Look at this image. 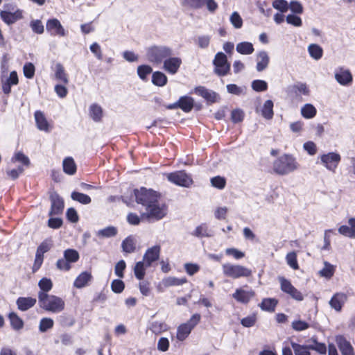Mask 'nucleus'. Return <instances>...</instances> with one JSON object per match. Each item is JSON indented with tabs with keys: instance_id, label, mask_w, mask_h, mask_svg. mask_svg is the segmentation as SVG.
<instances>
[{
	"instance_id": "f257e3e1",
	"label": "nucleus",
	"mask_w": 355,
	"mask_h": 355,
	"mask_svg": "<svg viewBox=\"0 0 355 355\" xmlns=\"http://www.w3.org/2000/svg\"><path fill=\"white\" fill-rule=\"evenodd\" d=\"M299 166V163L293 155L284 154L274 162L272 168L276 173L285 175L297 170Z\"/></svg>"
},
{
	"instance_id": "f03ea898",
	"label": "nucleus",
	"mask_w": 355,
	"mask_h": 355,
	"mask_svg": "<svg viewBox=\"0 0 355 355\" xmlns=\"http://www.w3.org/2000/svg\"><path fill=\"white\" fill-rule=\"evenodd\" d=\"M38 301L41 308L54 313L62 311L65 307L64 301L62 298L44 292H39Z\"/></svg>"
},
{
	"instance_id": "7ed1b4c3",
	"label": "nucleus",
	"mask_w": 355,
	"mask_h": 355,
	"mask_svg": "<svg viewBox=\"0 0 355 355\" xmlns=\"http://www.w3.org/2000/svg\"><path fill=\"white\" fill-rule=\"evenodd\" d=\"M168 212L167 206L160 200V197L155 200L141 214V218H146L150 222L159 220L165 217Z\"/></svg>"
},
{
	"instance_id": "20e7f679",
	"label": "nucleus",
	"mask_w": 355,
	"mask_h": 355,
	"mask_svg": "<svg viewBox=\"0 0 355 355\" xmlns=\"http://www.w3.org/2000/svg\"><path fill=\"white\" fill-rule=\"evenodd\" d=\"M223 275L232 279L248 278L252 275L251 269L236 263H225L222 265Z\"/></svg>"
},
{
	"instance_id": "39448f33",
	"label": "nucleus",
	"mask_w": 355,
	"mask_h": 355,
	"mask_svg": "<svg viewBox=\"0 0 355 355\" xmlns=\"http://www.w3.org/2000/svg\"><path fill=\"white\" fill-rule=\"evenodd\" d=\"M173 50L165 45L152 46L146 49L147 59L153 63L160 64L168 57L171 56Z\"/></svg>"
},
{
	"instance_id": "423d86ee",
	"label": "nucleus",
	"mask_w": 355,
	"mask_h": 355,
	"mask_svg": "<svg viewBox=\"0 0 355 355\" xmlns=\"http://www.w3.org/2000/svg\"><path fill=\"white\" fill-rule=\"evenodd\" d=\"M134 193L136 202L142 205L145 209L153 202H155V200H157L159 197V195L156 191L152 189H147L144 187L135 189Z\"/></svg>"
},
{
	"instance_id": "0eeeda50",
	"label": "nucleus",
	"mask_w": 355,
	"mask_h": 355,
	"mask_svg": "<svg viewBox=\"0 0 355 355\" xmlns=\"http://www.w3.org/2000/svg\"><path fill=\"white\" fill-rule=\"evenodd\" d=\"M200 320V315L196 313L187 322L182 323L178 327L176 338L180 341L186 340L192 329L198 324Z\"/></svg>"
},
{
	"instance_id": "6e6552de",
	"label": "nucleus",
	"mask_w": 355,
	"mask_h": 355,
	"mask_svg": "<svg viewBox=\"0 0 355 355\" xmlns=\"http://www.w3.org/2000/svg\"><path fill=\"white\" fill-rule=\"evenodd\" d=\"M320 160L324 167L334 173L341 160V156L336 152H329L321 155Z\"/></svg>"
},
{
	"instance_id": "1a4fd4ad",
	"label": "nucleus",
	"mask_w": 355,
	"mask_h": 355,
	"mask_svg": "<svg viewBox=\"0 0 355 355\" xmlns=\"http://www.w3.org/2000/svg\"><path fill=\"white\" fill-rule=\"evenodd\" d=\"M213 64L214 65V72L219 76H226L230 70V64L227 62V58L222 52L216 54Z\"/></svg>"
},
{
	"instance_id": "9d476101",
	"label": "nucleus",
	"mask_w": 355,
	"mask_h": 355,
	"mask_svg": "<svg viewBox=\"0 0 355 355\" xmlns=\"http://www.w3.org/2000/svg\"><path fill=\"white\" fill-rule=\"evenodd\" d=\"M278 280L282 292L288 294L291 298L297 301H302L304 300L302 293L288 279L284 277H279Z\"/></svg>"
},
{
	"instance_id": "9b49d317",
	"label": "nucleus",
	"mask_w": 355,
	"mask_h": 355,
	"mask_svg": "<svg viewBox=\"0 0 355 355\" xmlns=\"http://www.w3.org/2000/svg\"><path fill=\"white\" fill-rule=\"evenodd\" d=\"M166 178L169 182L183 187H189L193 184L191 176L182 171L168 173Z\"/></svg>"
},
{
	"instance_id": "f8f14e48",
	"label": "nucleus",
	"mask_w": 355,
	"mask_h": 355,
	"mask_svg": "<svg viewBox=\"0 0 355 355\" xmlns=\"http://www.w3.org/2000/svg\"><path fill=\"white\" fill-rule=\"evenodd\" d=\"M255 296V292L248 288L247 286L238 288L232 294V297L238 302L241 304H248Z\"/></svg>"
},
{
	"instance_id": "ddd939ff",
	"label": "nucleus",
	"mask_w": 355,
	"mask_h": 355,
	"mask_svg": "<svg viewBox=\"0 0 355 355\" xmlns=\"http://www.w3.org/2000/svg\"><path fill=\"white\" fill-rule=\"evenodd\" d=\"M334 77L336 80L342 86L348 87L353 82V76L350 71L343 67L335 70Z\"/></svg>"
},
{
	"instance_id": "4468645a",
	"label": "nucleus",
	"mask_w": 355,
	"mask_h": 355,
	"mask_svg": "<svg viewBox=\"0 0 355 355\" xmlns=\"http://www.w3.org/2000/svg\"><path fill=\"white\" fill-rule=\"evenodd\" d=\"M46 28L51 35L64 37L67 35L66 31L58 19H49L46 21Z\"/></svg>"
},
{
	"instance_id": "2eb2a0df",
	"label": "nucleus",
	"mask_w": 355,
	"mask_h": 355,
	"mask_svg": "<svg viewBox=\"0 0 355 355\" xmlns=\"http://www.w3.org/2000/svg\"><path fill=\"white\" fill-rule=\"evenodd\" d=\"M182 64L181 58L178 57H168L163 62V69L171 74H175Z\"/></svg>"
},
{
	"instance_id": "dca6fc26",
	"label": "nucleus",
	"mask_w": 355,
	"mask_h": 355,
	"mask_svg": "<svg viewBox=\"0 0 355 355\" xmlns=\"http://www.w3.org/2000/svg\"><path fill=\"white\" fill-rule=\"evenodd\" d=\"M0 17L8 25L12 24L23 17L21 10L16 9L14 12L0 10Z\"/></svg>"
},
{
	"instance_id": "f3484780",
	"label": "nucleus",
	"mask_w": 355,
	"mask_h": 355,
	"mask_svg": "<svg viewBox=\"0 0 355 355\" xmlns=\"http://www.w3.org/2000/svg\"><path fill=\"white\" fill-rule=\"evenodd\" d=\"M161 247L159 245L149 248L146 251L143 257V260L147 266L159 259L160 255Z\"/></svg>"
},
{
	"instance_id": "a211bd4d",
	"label": "nucleus",
	"mask_w": 355,
	"mask_h": 355,
	"mask_svg": "<svg viewBox=\"0 0 355 355\" xmlns=\"http://www.w3.org/2000/svg\"><path fill=\"white\" fill-rule=\"evenodd\" d=\"M256 69L261 72L268 68L270 63V56L267 51L264 50L259 51L256 55Z\"/></svg>"
},
{
	"instance_id": "6ab92c4d",
	"label": "nucleus",
	"mask_w": 355,
	"mask_h": 355,
	"mask_svg": "<svg viewBox=\"0 0 355 355\" xmlns=\"http://www.w3.org/2000/svg\"><path fill=\"white\" fill-rule=\"evenodd\" d=\"M37 128L46 132H49L52 129L51 124L47 121L44 114L41 111H36L34 114Z\"/></svg>"
},
{
	"instance_id": "aec40b11",
	"label": "nucleus",
	"mask_w": 355,
	"mask_h": 355,
	"mask_svg": "<svg viewBox=\"0 0 355 355\" xmlns=\"http://www.w3.org/2000/svg\"><path fill=\"white\" fill-rule=\"evenodd\" d=\"M51 202V215H57L62 213L64 209V201L56 193H52L50 196Z\"/></svg>"
},
{
	"instance_id": "412c9836",
	"label": "nucleus",
	"mask_w": 355,
	"mask_h": 355,
	"mask_svg": "<svg viewBox=\"0 0 355 355\" xmlns=\"http://www.w3.org/2000/svg\"><path fill=\"white\" fill-rule=\"evenodd\" d=\"M347 300V295L344 293H335L329 301L330 306L339 312Z\"/></svg>"
},
{
	"instance_id": "4be33fe9",
	"label": "nucleus",
	"mask_w": 355,
	"mask_h": 355,
	"mask_svg": "<svg viewBox=\"0 0 355 355\" xmlns=\"http://www.w3.org/2000/svg\"><path fill=\"white\" fill-rule=\"evenodd\" d=\"M348 225L340 226L338 231L340 234L350 238H355V218L351 217L348 219Z\"/></svg>"
},
{
	"instance_id": "5701e85b",
	"label": "nucleus",
	"mask_w": 355,
	"mask_h": 355,
	"mask_svg": "<svg viewBox=\"0 0 355 355\" xmlns=\"http://www.w3.org/2000/svg\"><path fill=\"white\" fill-rule=\"evenodd\" d=\"M195 94L202 96L209 103H214L218 101L219 96L215 92L206 89L202 86L195 88Z\"/></svg>"
},
{
	"instance_id": "b1692460",
	"label": "nucleus",
	"mask_w": 355,
	"mask_h": 355,
	"mask_svg": "<svg viewBox=\"0 0 355 355\" xmlns=\"http://www.w3.org/2000/svg\"><path fill=\"white\" fill-rule=\"evenodd\" d=\"M19 83L18 76L15 71L10 72V76L5 80H2V90L5 94H9L11 92V86L16 85Z\"/></svg>"
},
{
	"instance_id": "393cba45",
	"label": "nucleus",
	"mask_w": 355,
	"mask_h": 355,
	"mask_svg": "<svg viewBox=\"0 0 355 355\" xmlns=\"http://www.w3.org/2000/svg\"><path fill=\"white\" fill-rule=\"evenodd\" d=\"M92 279V275L90 272H82L75 279L73 286L77 288H82L87 286Z\"/></svg>"
},
{
	"instance_id": "a878e982",
	"label": "nucleus",
	"mask_w": 355,
	"mask_h": 355,
	"mask_svg": "<svg viewBox=\"0 0 355 355\" xmlns=\"http://www.w3.org/2000/svg\"><path fill=\"white\" fill-rule=\"evenodd\" d=\"M336 342L343 355H354L352 346L344 337L338 336Z\"/></svg>"
},
{
	"instance_id": "bb28decb",
	"label": "nucleus",
	"mask_w": 355,
	"mask_h": 355,
	"mask_svg": "<svg viewBox=\"0 0 355 355\" xmlns=\"http://www.w3.org/2000/svg\"><path fill=\"white\" fill-rule=\"evenodd\" d=\"M168 329L169 327L166 322L157 320L151 322L148 327V329L155 335L166 332Z\"/></svg>"
},
{
	"instance_id": "cd10ccee",
	"label": "nucleus",
	"mask_w": 355,
	"mask_h": 355,
	"mask_svg": "<svg viewBox=\"0 0 355 355\" xmlns=\"http://www.w3.org/2000/svg\"><path fill=\"white\" fill-rule=\"evenodd\" d=\"M10 163L13 164L19 163V166H22L24 168L28 167L31 162L29 158L21 151H16L11 157Z\"/></svg>"
},
{
	"instance_id": "c85d7f7f",
	"label": "nucleus",
	"mask_w": 355,
	"mask_h": 355,
	"mask_svg": "<svg viewBox=\"0 0 355 355\" xmlns=\"http://www.w3.org/2000/svg\"><path fill=\"white\" fill-rule=\"evenodd\" d=\"M36 303V299L33 298L31 297H19L17 301L16 304L17 305V308L22 311H25L33 307Z\"/></svg>"
},
{
	"instance_id": "c756f323",
	"label": "nucleus",
	"mask_w": 355,
	"mask_h": 355,
	"mask_svg": "<svg viewBox=\"0 0 355 355\" xmlns=\"http://www.w3.org/2000/svg\"><path fill=\"white\" fill-rule=\"evenodd\" d=\"M89 115L95 122L101 121L103 116L101 106L97 103H92L89 107Z\"/></svg>"
},
{
	"instance_id": "7c9ffc66",
	"label": "nucleus",
	"mask_w": 355,
	"mask_h": 355,
	"mask_svg": "<svg viewBox=\"0 0 355 355\" xmlns=\"http://www.w3.org/2000/svg\"><path fill=\"white\" fill-rule=\"evenodd\" d=\"M290 92L297 96H309L310 90L306 83H298L289 88Z\"/></svg>"
},
{
	"instance_id": "2f4dec72",
	"label": "nucleus",
	"mask_w": 355,
	"mask_h": 355,
	"mask_svg": "<svg viewBox=\"0 0 355 355\" xmlns=\"http://www.w3.org/2000/svg\"><path fill=\"white\" fill-rule=\"evenodd\" d=\"M55 77L57 80L64 83L68 84L69 78L63 65L61 63H57L55 65Z\"/></svg>"
},
{
	"instance_id": "473e14b6",
	"label": "nucleus",
	"mask_w": 355,
	"mask_h": 355,
	"mask_svg": "<svg viewBox=\"0 0 355 355\" xmlns=\"http://www.w3.org/2000/svg\"><path fill=\"white\" fill-rule=\"evenodd\" d=\"M277 303V300L275 298H264L259 306L263 311L273 312L275 310Z\"/></svg>"
},
{
	"instance_id": "72a5a7b5",
	"label": "nucleus",
	"mask_w": 355,
	"mask_h": 355,
	"mask_svg": "<svg viewBox=\"0 0 355 355\" xmlns=\"http://www.w3.org/2000/svg\"><path fill=\"white\" fill-rule=\"evenodd\" d=\"M236 51L242 55H250L254 51L253 44L249 42H241L236 44Z\"/></svg>"
},
{
	"instance_id": "f704fd0d",
	"label": "nucleus",
	"mask_w": 355,
	"mask_h": 355,
	"mask_svg": "<svg viewBox=\"0 0 355 355\" xmlns=\"http://www.w3.org/2000/svg\"><path fill=\"white\" fill-rule=\"evenodd\" d=\"M194 101L191 97L185 96L180 98L178 105L184 112H190L193 107Z\"/></svg>"
},
{
	"instance_id": "c9c22d12",
	"label": "nucleus",
	"mask_w": 355,
	"mask_h": 355,
	"mask_svg": "<svg viewBox=\"0 0 355 355\" xmlns=\"http://www.w3.org/2000/svg\"><path fill=\"white\" fill-rule=\"evenodd\" d=\"M261 115L266 119H271L273 117V102L271 100H267L263 103L261 109Z\"/></svg>"
},
{
	"instance_id": "e433bc0d",
	"label": "nucleus",
	"mask_w": 355,
	"mask_h": 355,
	"mask_svg": "<svg viewBox=\"0 0 355 355\" xmlns=\"http://www.w3.org/2000/svg\"><path fill=\"white\" fill-rule=\"evenodd\" d=\"M300 112L304 118L311 119L315 116L317 110L312 104L306 103L301 107Z\"/></svg>"
},
{
	"instance_id": "4c0bfd02",
	"label": "nucleus",
	"mask_w": 355,
	"mask_h": 355,
	"mask_svg": "<svg viewBox=\"0 0 355 355\" xmlns=\"http://www.w3.org/2000/svg\"><path fill=\"white\" fill-rule=\"evenodd\" d=\"M63 171L68 175H73L76 171V164L73 159L68 157L63 160Z\"/></svg>"
},
{
	"instance_id": "58836bf2",
	"label": "nucleus",
	"mask_w": 355,
	"mask_h": 355,
	"mask_svg": "<svg viewBox=\"0 0 355 355\" xmlns=\"http://www.w3.org/2000/svg\"><path fill=\"white\" fill-rule=\"evenodd\" d=\"M187 282L186 278H176L174 277H167L162 279V285L164 287H170L173 286H180L185 284Z\"/></svg>"
},
{
	"instance_id": "ea45409f",
	"label": "nucleus",
	"mask_w": 355,
	"mask_h": 355,
	"mask_svg": "<svg viewBox=\"0 0 355 355\" xmlns=\"http://www.w3.org/2000/svg\"><path fill=\"white\" fill-rule=\"evenodd\" d=\"M148 267L144 261H138L134 268V273L137 279L142 280L146 275V270Z\"/></svg>"
},
{
	"instance_id": "a19ab883",
	"label": "nucleus",
	"mask_w": 355,
	"mask_h": 355,
	"mask_svg": "<svg viewBox=\"0 0 355 355\" xmlns=\"http://www.w3.org/2000/svg\"><path fill=\"white\" fill-rule=\"evenodd\" d=\"M335 272V266L327 261L324 262V267L319 271V275L326 279H331Z\"/></svg>"
},
{
	"instance_id": "79ce46f5",
	"label": "nucleus",
	"mask_w": 355,
	"mask_h": 355,
	"mask_svg": "<svg viewBox=\"0 0 355 355\" xmlns=\"http://www.w3.org/2000/svg\"><path fill=\"white\" fill-rule=\"evenodd\" d=\"M308 52L310 56L316 60H320L323 55L322 49L315 44H311L308 46Z\"/></svg>"
},
{
	"instance_id": "37998d69",
	"label": "nucleus",
	"mask_w": 355,
	"mask_h": 355,
	"mask_svg": "<svg viewBox=\"0 0 355 355\" xmlns=\"http://www.w3.org/2000/svg\"><path fill=\"white\" fill-rule=\"evenodd\" d=\"M166 76L161 71H155L152 76V82L154 85L163 87L167 83Z\"/></svg>"
},
{
	"instance_id": "c03bdc74",
	"label": "nucleus",
	"mask_w": 355,
	"mask_h": 355,
	"mask_svg": "<svg viewBox=\"0 0 355 355\" xmlns=\"http://www.w3.org/2000/svg\"><path fill=\"white\" fill-rule=\"evenodd\" d=\"M10 325L15 330H20L23 328V320L14 312L10 313L8 315Z\"/></svg>"
},
{
	"instance_id": "a18cd8bd",
	"label": "nucleus",
	"mask_w": 355,
	"mask_h": 355,
	"mask_svg": "<svg viewBox=\"0 0 355 355\" xmlns=\"http://www.w3.org/2000/svg\"><path fill=\"white\" fill-rule=\"evenodd\" d=\"M135 239L133 236L127 237L121 244L123 250L127 253L133 252L135 250Z\"/></svg>"
},
{
	"instance_id": "49530a36",
	"label": "nucleus",
	"mask_w": 355,
	"mask_h": 355,
	"mask_svg": "<svg viewBox=\"0 0 355 355\" xmlns=\"http://www.w3.org/2000/svg\"><path fill=\"white\" fill-rule=\"evenodd\" d=\"M117 234V229L113 226H109L96 232V235L100 238H110Z\"/></svg>"
},
{
	"instance_id": "de8ad7c7",
	"label": "nucleus",
	"mask_w": 355,
	"mask_h": 355,
	"mask_svg": "<svg viewBox=\"0 0 355 355\" xmlns=\"http://www.w3.org/2000/svg\"><path fill=\"white\" fill-rule=\"evenodd\" d=\"M71 198L83 205H88L91 202V198L83 193L73 191L71 195Z\"/></svg>"
},
{
	"instance_id": "09e8293b",
	"label": "nucleus",
	"mask_w": 355,
	"mask_h": 355,
	"mask_svg": "<svg viewBox=\"0 0 355 355\" xmlns=\"http://www.w3.org/2000/svg\"><path fill=\"white\" fill-rule=\"evenodd\" d=\"M291 346L295 355H311L309 352L310 346L302 345L293 342L291 343Z\"/></svg>"
},
{
	"instance_id": "8fccbe9b",
	"label": "nucleus",
	"mask_w": 355,
	"mask_h": 355,
	"mask_svg": "<svg viewBox=\"0 0 355 355\" xmlns=\"http://www.w3.org/2000/svg\"><path fill=\"white\" fill-rule=\"evenodd\" d=\"M230 21L236 29H240L243 26V19L236 11H234L231 14L230 17Z\"/></svg>"
},
{
	"instance_id": "3c124183",
	"label": "nucleus",
	"mask_w": 355,
	"mask_h": 355,
	"mask_svg": "<svg viewBox=\"0 0 355 355\" xmlns=\"http://www.w3.org/2000/svg\"><path fill=\"white\" fill-rule=\"evenodd\" d=\"M64 257L71 264L79 259V254L76 250L67 249L64 252Z\"/></svg>"
},
{
	"instance_id": "603ef678",
	"label": "nucleus",
	"mask_w": 355,
	"mask_h": 355,
	"mask_svg": "<svg viewBox=\"0 0 355 355\" xmlns=\"http://www.w3.org/2000/svg\"><path fill=\"white\" fill-rule=\"evenodd\" d=\"M227 90L230 94L241 96L244 95L246 93V87H239L235 84H229L227 85Z\"/></svg>"
},
{
	"instance_id": "864d4df0",
	"label": "nucleus",
	"mask_w": 355,
	"mask_h": 355,
	"mask_svg": "<svg viewBox=\"0 0 355 355\" xmlns=\"http://www.w3.org/2000/svg\"><path fill=\"white\" fill-rule=\"evenodd\" d=\"M287 264L293 270H297L299 265L297 260V254L295 252H291L286 256Z\"/></svg>"
},
{
	"instance_id": "5fc2aeb1",
	"label": "nucleus",
	"mask_w": 355,
	"mask_h": 355,
	"mask_svg": "<svg viewBox=\"0 0 355 355\" xmlns=\"http://www.w3.org/2000/svg\"><path fill=\"white\" fill-rule=\"evenodd\" d=\"M194 235L198 237H209L212 235L211 232L209 230L208 227L205 224H202L196 227Z\"/></svg>"
},
{
	"instance_id": "6e6d98bb",
	"label": "nucleus",
	"mask_w": 355,
	"mask_h": 355,
	"mask_svg": "<svg viewBox=\"0 0 355 355\" xmlns=\"http://www.w3.org/2000/svg\"><path fill=\"white\" fill-rule=\"evenodd\" d=\"M54 322L51 318H44L41 319L39 329L41 332H46L53 327Z\"/></svg>"
},
{
	"instance_id": "4d7b16f0",
	"label": "nucleus",
	"mask_w": 355,
	"mask_h": 355,
	"mask_svg": "<svg viewBox=\"0 0 355 355\" xmlns=\"http://www.w3.org/2000/svg\"><path fill=\"white\" fill-rule=\"evenodd\" d=\"M205 1L206 0H182V3L184 6L198 9L205 5Z\"/></svg>"
},
{
	"instance_id": "13d9d810",
	"label": "nucleus",
	"mask_w": 355,
	"mask_h": 355,
	"mask_svg": "<svg viewBox=\"0 0 355 355\" xmlns=\"http://www.w3.org/2000/svg\"><path fill=\"white\" fill-rule=\"evenodd\" d=\"M272 7L282 13L286 12L288 10V3L286 0H275Z\"/></svg>"
},
{
	"instance_id": "bf43d9fd",
	"label": "nucleus",
	"mask_w": 355,
	"mask_h": 355,
	"mask_svg": "<svg viewBox=\"0 0 355 355\" xmlns=\"http://www.w3.org/2000/svg\"><path fill=\"white\" fill-rule=\"evenodd\" d=\"M152 67L148 65H141L137 68V74L139 77L143 80H146L147 76L152 72Z\"/></svg>"
},
{
	"instance_id": "052dcab7",
	"label": "nucleus",
	"mask_w": 355,
	"mask_h": 355,
	"mask_svg": "<svg viewBox=\"0 0 355 355\" xmlns=\"http://www.w3.org/2000/svg\"><path fill=\"white\" fill-rule=\"evenodd\" d=\"M211 40V36L208 35H200L196 38V42L198 47L206 49L209 46Z\"/></svg>"
},
{
	"instance_id": "680f3d73",
	"label": "nucleus",
	"mask_w": 355,
	"mask_h": 355,
	"mask_svg": "<svg viewBox=\"0 0 355 355\" xmlns=\"http://www.w3.org/2000/svg\"><path fill=\"white\" fill-rule=\"evenodd\" d=\"M35 68L33 63L26 62L23 67V73L26 78L31 79L35 75Z\"/></svg>"
},
{
	"instance_id": "e2e57ef3",
	"label": "nucleus",
	"mask_w": 355,
	"mask_h": 355,
	"mask_svg": "<svg viewBox=\"0 0 355 355\" xmlns=\"http://www.w3.org/2000/svg\"><path fill=\"white\" fill-rule=\"evenodd\" d=\"M40 288L42 290L41 292L46 293L51 291L53 286V283L50 279L42 278L38 283Z\"/></svg>"
},
{
	"instance_id": "0e129e2a",
	"label": "nucleus",
	"mask_w": 355,
	"mask_h": 355,
	"mask_svg": "<svg viewBox=\"0 0 355 355\" xmlns=\"http://www.w3.org/2000/svg\"><path fill=\"white\" fill-rule=\"evenodd\" d=\"M252 87L256 92H264L268 89V84L265 80H255L252 83Z\"/></svg>"
},
{
	"instance_id": "69168bd1",
	"label": "nucleus",
	"mask_w": 355,
	"mask_h": 355,
	"mask_svg": "<svg viewBox=\"0 0 355 355\" xmlns=\"http://www.w3.org/2000/svg\"><path fill=\"white\" fill-rule=\"evenodd\" d=\"M139 288L140 293L144 296L147 297L150 295L151 290H150V283L148 282L144 281L143 279L141 280L140 282L139 283Z\"/></svg>"
},
{
	"instance_id": "338daca9",
	"label": "nucleus",
	"mask_w": 355,
	"mask_h": 355,
	"mask_svg": "<svg viewBox=\"0 0 355 355\" xmlns=\"http://www.w3.org/2000/svg\"><path fill=\"white\" fill-rule=\"evenodd\" d=\"M125 288V284L123 281L120 279H114L111 284L112 291L115 293H121Z\"/></svg>"
},
{
	"instance_id": "774afa93",
	"label": "nucleus",
	"mask_w": 355,
	"mask_h": 355,
	"mask_svg": "<svg viewBox=\"0 0 355 355\" xmlns=\"http://www.w3.org/2000/svg\"><path fill=\"white\" fill-rule=\"evenodd\" d=\"M211 184L214 187L218 189H222L225 187L226 181L225 179L220 176H216L211 179Z\"/></svg>"
}]
</instances>
